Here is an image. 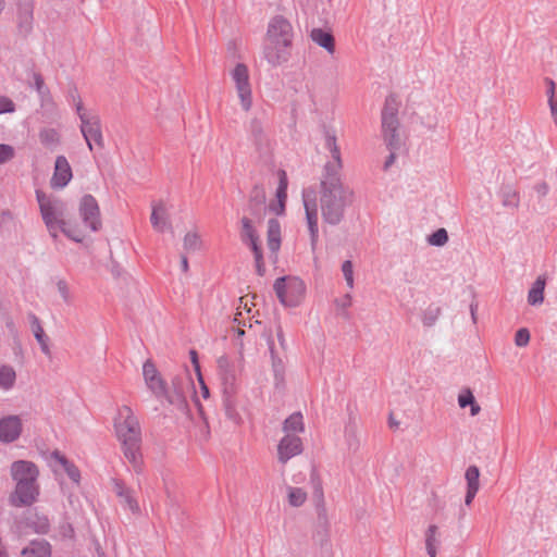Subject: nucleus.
I'll use <instances>...</instances> for the list:
<instances>
[{
  "instance_id": "nucleus-1",
  "label": "nucleus",
  "mask_w": 557,
  "mask_h": 557,
  "mask_svg": "<svg viewBox=\"0 0 557 557\" xmlns=\"http://www.w3.org/2000/svg\"><path fill=\"white\" fill-rule=\"evenodd\" d=\"M319 208L324 223L335 226L345 219L347 208L355 201V191L343 178H321L319 184Z\"/></svg>"
},
{
  "instance_id": "nucleus-2",
  "label": "nucleus",
  "mask_w": 557,
  "mask_h": 557,
  "mask_svg": "<svg viewBox=\"0 0 557 557\" xmlns=\"http://www.w3.org/2000/svg\"><path fill=\"white\" fill-rule=\"evenodd\" d=\"M115 433L124 457L133 466L135 472L143 470L141 428L137 417L128 406H122L115 418Z\"/></svg>"
},
{
  "instance_id": "nucleus-3",
  "label": "nucleus",
  "mask_w": 557,
  "mask_h": 557,
  "mask_svg": "<svg viewBox=\"0 0 557 557\" xmlns=\"http://www.w3.org/2000/svg\"><path fill=\"white\" fill-rule=\"evenodd\" d=\"M11 476L15 481V490L10 495V504L14 507L33 505L39 495L38 467L28 460H17L11 465Z\"/></svg>"
},
{
  "instance_id": "nucleus-4",
  "label": "nucleus",
  "mask_w": 557,
  "mask_h": 557,
  "mask_svg": "<svg viewBox=\"0 0 557 557\" xmlns=\"http://www.w3.org/2000/svg\"><path fill=\"white\" fill-rule=\"evenodd\" d=\"M37 200L40 213L46 225L49 222L59 223L60 231L74 242L82 243L84 240L83 231L73 225L71 221L65 220V205L59 199H49L45 194L37 191Z\"/></svg>"
},
{
  "instance_id": "nucleus-5",
  "label": "nucleus",
  "mask_w": 557,
  "mask_h": 557,
  "mask_svg": "<svg viewBox=\"0 0 557 557\" xmlns=\"http://www.w3.org/2000/svg\"><path fill=\"white\" fill-rule=\"evenodd\" d=\"M400 103L396 96L389 95L382 110V132L384 141L389 150H399L404 143L399 134L398 110Z\"/></svg>"
},
{
  "instance_id": "nucleus-6",
  "label": "nucleus",
  "mask_w": 557,
  "mask_h": 557,
  "mask_svg": "<svg viewBox=\"0 0 557 557\" xmlns=\"http://www.w3.org/2000/svg\"><path fill=\"white\" fill-rule=\"evenodd\" d=\"M273 288L280 301L286 307L298 306L306 290L304 282L296 276L276 278Z\"/></svg>"
},
{
  "instance_id": "nucleus-7",
  "label": "nucleus",
  "mask_w": 557,
  "mask_h": 557,
  "mask_svg": "<svg viewBox=\"0 0 557 557\" xmlns=\"http://www.w3.org/2000/svg\"><path fill=\"white\" fill-rule=\"evenodd\" d=\"M76 111L81 120V132L89 150L94 149V144L102 149L104 147V140L100 117L96 114L86 113L81 100H78L76 104Z\"/></svg>"
},
{
  "instance_id": "nucleus-8",
  "label": "nucleus",
  "mask_w": 557,
  "mask_h": 557,
  "mask_svg": "<svg viewBox=\"0 0 557 557\" xmlns=\"http://www.w3.org/2000/svg\"><path fill=\"white\" fill-rule=\"evenodd\" d=\"M231 77L235 84L242 109L245 112H248L252 107V90L247 65L244 63H237L231 71Z\"/></svg>"
},
{
  "instance_id": "nucleus-9",
  "label": "nucleus",
  "mask_w": 557,
  "mask_h": 557,
  "mask_svg": "<svg viewBox=\"0 0 557 557\" xmlns=\"http://www.w3.org/2000/svg\"><path fill=\"white\" fill-rule=\"evenodd\" d=\"M78 212L85 228H88L91 232H97L101 228L102 222L100 209L92 195H85L82 197L78 206Z\"/></svg>"
},
{
  "instance_id": "nucleus-10",
  "label": "nucleus",
  "mask_w": 557,
  "mask_h": 557,
  "mask_svg": "<svg viewBox=\"0 0 557 557\" xmlns=\"http://www.w3.org/2000/svg\"><path fill=\"white\" fill-rule=\"evenodd\" d=\"M302 201L306 211V220L310 233V244L312 250H314L319 238L318 205L315 193L310 189H305L302 191Z\"/></svg>"
},
{
  "instance_id": "nucleus-11",
  "label": "nucleus",
  "mask_w": 557,
  "mask_h": 557,
  "mask_svg": "<svg viewBox=\"0 0 557 557\" xmlns=\"http://www.w3.org/2000/svg\"><path fill=\"white\" fill-rule=\"evenodd\" d=\"M294 29L283 15L273 16L268 25L265 39L293 46Z\"/></svg>"
},
{
  "instance_id": "nucleus-12",
  "label": "nucleus",
  "mask_w": 557,
  "mask_h": 557,
  "mask_svg": "<svg viewBox=\"0 0 557 557\" xmlns=\"http://www.w3.org/2000/svg\"><path fill=\"white\" fill-rule=\"evenodd\" d=\"M292 47V45L264 39L263 58L271 66H281L288 62Z\"/></svg>"
},
{
  "instance_id": "nucleus-13",
  "label": "nucleus",
  "mask_w": 557,
  "mask_h": 557,
  "mask_svg": "<svg viewBox=\"0 0 557 557\" xmlns=\"http://www.w3.org/2000/svg\"><path fill=\"white\" fill-rule=\"evenodd\" d=\"M302 450L301 438L297 435L286 434L277 445V460L285 465L292 458L300 455Z\"/></svg>"
},
{
  "instance_id": "nucleus-14",
  "label": "nucleus",
  "mask_w": 557,
  "mask_h": 557,
  "mask_svg": "<svg viewBox=\"0 0 557 557\" xmlns=\"http://www.w3.org/2000/svg\"><path fill=\"white\" fill-rule=\"evenodd\" d=\"M143 375L147 387L154 396L161 397V395L166 394V383L157 370L152 360L148 359L145 361L143 366Z\"/></svg>"
},
{
  "instance_id": "nucleus-15",
  "label": "nucleus",
  "mask_w": 557,
  "mask_h": 557,
  "mask_svg": "<svg viewBox=\"0 0 557 557\" xmlns=\"http://www.w3.org/2000/svg\"><path fill=\"white\" fill-rule=\"evenodd\" d=\"M23 425L18 416L12 414L0 419V442L13 443L22 434Z\"/></svg>"
},
{
  "instance_id": "nucleus-16",
  "label": "nucleus",
  "mask_w": 557,
  "mask_h": 557,
  "mask_svg": "<svg viewBox=\"0 0 557 557\" xmlns=\"http://www.w3.org/2000/svg\"><path fill=\"white\" fill-rule=\"evenodd\" d=\"M72 168L64 156H58L50 184L52 188H63L72 180Z\"/></svg>"
},
{
  "instance_id": "nucleus-17",
  "label": "nucleus",
  "mask_w": 557,
  "mask_h": 557,
  "mask_svg": "<svg viewBox=\"0 0 557 557\" xmlns=\"http://www.w3.org/2000/svg\"><path fill=\"white\" fill-rule=\"evenodd\" d=\"M150 222L152 227L159 233H163L165 231L173 232L169 212L162 201L152 205Z\"/></svg>"
},
{
  "instance_id": "nucleus-18",
  "label": "nucleus",
  "mask_w": 557,
  "mask_h": 557,
  "mask_svg": "<svg viewBox=\"0 0 557 557\" xmlns=\"http://www.w3.org/2000/svg\"><path fill=\"white\" fill-rule=\"evenodd\" d=\"M265 200L267 197L263 187L255 186L251 189L248 199L247 210L249 214L257 219H261L267 211Z\"/></svg>"
},
{
  "instance_id": "nucleus-19",
  "label": "nucleus",
  "mask_w": 557,
  "mask_h": 557,
  "mask_svg": "<svg viewBox=\"0 0 557 557\" xmlns=\"http://www.w3.org/2000/svg\"><path fill=\"white\" fill-rule=\"evenodd\" d=\"M269 350L271 355V366L274 376V387L283 389L285 387V363L282 358L276 355L273 341H269Z\"/></svg>"
},
{
  "instance_id": "nucleus-20",
  "label": "nucleus",
  "mask_w": 557,
  "mask_h": 557,
  "mask_svg": "<svg viewBox=\"0 0 557 557\" xmlns=\"http://www.w3.org/2000/svg\"><path fill=\"white\" fill-rule=\"evenodd\" d=\"M33 5L32 0H22L18 4L17 27L18 33L26 37L32 30Z\"/></svg>"
},
{
  "instance_id": "nucleus-21",
  "label": "nucleus",
  "mask_w": 557,
  "mask_h": 557,
  "mask_svg": "<svg viewBox=\"0 0 557 557\" xmlns=\"http://www.w3.org/2000/svg\"><path fill=\"white\" fill-rule=\"evenodd\" d=\"M313 496H314V505H315L318 521L321 525H323L326 529L329 527V517H327V510H326L325 500H324L322 483L319 479H317V482L314 484Z\"/></svg>"
},
{
  "instance_id": "nucleus-22",
  "label": "nucleus",
  "mask_w": 557,
  "mask_h": 557,
  "mask_svg": "<svg viewBox=\"0 0 557 557\" xmlns=\"http://www.w3.org/2000/svg\"><path fill=\"white\" fill-rule=\"evenodd\" d=\"M344 437L349 451L356 453L360 448L359 431L356 418L349 417L344 429Z\"/></svg>"
},
{
  "instance_id": "nucleus-23",
  "label": "nucleus",
  "mask_w": 557,
  "mask_h": 557,
  "mask_svg": "<svg viewBox=\"0 0 557 557\" xmlns=\"http://www.w3.org/2000/svg\"><path fill=\"white\" fill-rule=\"evenodd\" d=\"M333 161L326 162L321 178H342L343 161L339 147L329 150Z\"/></svg>"
},
{
  "instance_id": "nucleus-24",
  "label": "nucleus",
  "mask_w": 557,
  "mask_h": 557,
  "mask_svg": "<svg viewBox=\"0 0 557 557\" xmlns=\"http://www.w3.org/2000/svg\"><path fill=\"white\" fill-rule=\"evenodd\" d=\"M310 38L321 48L325 49L330 54L335 52V38L331 32L322 28H313L310 32Z\"/></svg>"
},
{
  "instance_id": "nucleus-25",
  "label": "nucleus",
  "mask_w": 557,
  "mask_h": 557,
  "mask_svg": "<svg viewBox=\"0 0 557 557\" xmlns=\"http://www.w3.org/2000/svg\"><path fill=\"white\" fill-rule=\"evenodd\" d=\"M28 319L30 322V327L34 333V336L38 344L40 345L41 351L45 355L50 356V348L48 344L49 337L46 335L39 319L34 313H29Z\"/></svg>"
},
{
  "instance_id": "nucleus-26",
  "label": "nucleus",
  "mask_w": 557,
  "mask_h": 557,
  "mask_svg": "<svg viewBox=\"0 0 557 557\" xmlns=\"http://www.w3.org/2000/svg\"><path fill=\"white\" fill-rule=\"evenodd\" d=\"M267 237L269 249L276 253L281 247V224L276 219L269 220Z\"/></svg>"
},
{
  "instance_id": "nucleus-27",
  "label": "nucleus",
  "mask_w": 557,
  "mask_h": 557,
  "mask_svg": "<svg viewBox=\"0 0 557 557\" xmlns=\"http://www.w3.org/2000/svg\"><path fill=\"white\" fill-rule=\"evenodd\" d=\"M285 492L286 500L293 508H299L308 500V492L302 487L286 485Z\"/></svg>"
},
{
  "instance_id": "nucleus-28",
  "label": "nucleus",
  "mask_w": 557,
  "mask_h": 557,
  "mask_svg": "<svg viewBox=\"0 0 557 557\" xmlns=\"http://www.w3.org/2000/svg\"><path fill=\"white\" fill-rule=\"evenodd\" d=\"M50 545L46 541H33L21 553V557H50Z\"/></svg>"
},
{
  "instance_id": "nucleus-29",
  "label": "nucleus",
  "mask_w": 557,
  "mask_h": 557,
  "mask_svg": "<svg viewBox=\"0 0 557 557\" xmlns=\"http://www.w3.org/2000/svg\"><path fill=\"white\" fill-rule=\"evenodd\" d=\"M250 135L257 149L261 150L268 146V138L263 128V124L258 119H252L249 125Z\"/></svg>"
},
{
  "instance_id": "nucleus-30",
  "label": "nucleus",
  "mask_w": 557,
  "mask_h": 557,
  "mask_svg": "<svg viewBox=\"0 0 557 557\" xmlns=\"http://www.w3.org/2000/svg\"><path fill=\"white\" fill-rule=\"evenodd\" d=\"M52 458L63 467L64 471L73 482L79 483L81 472L74 463L58 450L52 453Z\"/></svg>"
},
{
  "instance_id": "nucleus-31",
  "label": "nucleus",
  "mask_w": 557,
  "mask_h": 557,
  "mask_svg": "<svg viewBox=\"0 0 557 557\" xmlns=\"http://www.w3.org/2000/svg\"><path fill=\"white\" fill-rule=\"evenodd\" d=\"M545 278L539 276L528 294V302L531 306L541 305L544 301Z\"/></svg>"
},
{
  "instance_id": "nucleus-32",
  "label": "nucleus",
  "mask_w": 557,
  "mask_h": 557,
  "mask_svg": "<svg viewBox=\"0 0 557 557\" xmlns=\"http://www.w3.org/2000/svg\"><path fill=\"white\" fill-rule=\"evenodd\" d=\"M16 382V372L13 367L9 364L0 366V389L10 391L14 387Z\"/></svg>"
},
{
  "instance_id": "nucleus-33",
  "label": "nucleus",
  "mask_w": 557,
  "mask_h": 557,
  "mask_svg": "<svg viewBox=\"0 0 557 557\" xmlns=\"http://www.w3.org/2000/svg\"><path fill=\"white\" fill-rule=\"evenodd\" d=\"M26 524L28 528L34 530L36 533L46 534L49 532L50 522L46 516H40L38 513H34L29 516L26 520Z\"/></svg>"
},
{
  "instance_id": "nucleus-34",
  "label": "nucleus",
  "mask_w": 557,
  "mask_h": 557,
  "mask_svg": "<svg viewBox=\"0 0 557 557\" xmlns=\"http://www.w3.org/2000/svg\"><path fill=\"white\" fill-rule=\"evenodd\" d=\"M246 244L250 247V249L253 252L256 270H257L258 275L263 276L265 273V265L263 262L262 249L259 244V236L253 237V239H249L248 243H246Z\"/></svg>"
},
{
  "instance_id": "nucleus-35",
  "label": "nucleus",
  "mask_w": 557,
  "mask_h": 557,
  "mask_svg": "<svg viewBox=\"0 0 557 557\" xmlns=\"http://www.w3.org/2000/svg\"><path fill=\"white\" fill-rule=\"evenodd\" d=\"M305 425L302 421V414L300 412H294L283 423V431L286 434L290 432L300 433L304 432Z\"/></svg>"
},
{
  "instance_id": "nucleus-36",
  "label": "nucleus",
  "mask_w": 557,
  "mask_h": 557,
  "mask_svg": "<svg viewBox=\"0 0 557 557\" xmlns=\"http://www.w3.org/2000/svg\"><path fill=\"white\" fill-rule=\"evenodd\" d=\"M437 535V525L431 524L425 532V547L430 557H436V545L440 543Z\"/></svg>"
},
{
  "instance_id": "nucleus-37",
  "label": "nucleus",
  "mask_w": 557,
  "mask_h": 557,
  "mask_svg": "<svg viewBox=\"0 0 557 557\" xmlns=\"http://www.w3.org/2000/svg\"><path fill=\"white\" fill-rule=\"evenodd\" d=\"M39 139L44 146L54 148L60 143V135L54 128H42L39 132Z\"/></svg>"
},
{
  "instance_id": "nucleus-38",
  "label": "nucleus",
  "mask_w": 557,
  "mask_h": 557,
  "mask_svg": "<svg viewBox=\"0 0 557 557\" xmlns=\"http://www.w3.org/2000/svg\"><path fill=\"white\" fill-rule=\"evenodd\" d=\"M519 194L509 186L502 189V203L504 207L517 209L519 207Z\"/></svg>"
},
{
  "instance_id": "nucleus-39",
  "label": "nucleus",
  "mask_w": 557,
  "mask_h": 557,
  "mask_svg": "<svg viewBox=\"0 0 557 557\" xmlns=\"http://www.w3.org/2000/svg\"><path fill=\"white\" fill-rule=\"evenodd\" d=\"M161 397H164L171 405L176 406L181 410H185L187 406L185 393L181 389L170 392L166 388V394L161 395Z\"/></svg>"
},
{
  "instance_id": "nucleus-40",
  "label": "nucleus",
  "mask_w": 557,
  "mask_h": 557,
  "mask_svg": "<svg viewBox=\"0 0 557 557\" xmlns=\"http://www.w3.org/2000/svg\"><path fill=\"white\" fill-rule=\"evenodd\" d=\"M234 394L224 395L223 405L226 417L234 423H239L240 416L236 410Z\"/></svg>"
},
{
  "instance_id": "nucleus-41",
  "label": "nucleus",
  "mask_w": 557,
  "mask_h": 557,
  "mask_svg": "<svg viewBox=\"0 0 557 557\" xmlns=\"http://www.w3.org/2000/svg\"><path fill=\"white\" fill-rule=\"evenodd\" d=\"M202 242L200 239V236L196 232H188L184 236V250L186 252H194L201 248Z\"/></svg>"
},
{
  "instance_id": "nucleus-42",
  "label": "nucleus",
  "mask_w": 557,
  "mask_h": 557,
  "mask_svg": "<svg viewBox=\"0 0 557 557\" xmlns=\"http://www.w3.org/2000/svg\"><path fill=\"white\" fill-rule=\"evenodd\" d=\"M467 487L471 490H480V470L476 466H469L465 473Z\"/></svg>"
},
{
  "instance_id": "nucleus-43",
  "label": "nucleus",
  "mask_w": 557,
  "mask_h": 557,
  "mask_svg": "<svg viewBox=\"0 0 557 557\" xmlns=\"http://www.w3.org/2000/svg\"><path fill=\"white\" fill-rule=\"evenodd\" d=\"M258 234L256 230L252 226V222L249 218L244 216L242 219V232L240 237L243 243H248L249 239H253V237H257Z\"/></svg>"
},
{
  "instance_id": "nucleus-44",
  "label": "nucleus",
  "mask_w": 557,
  "mask_h": 557,
  "mask_svg": "<svg viewBox=\"0 0 557 557\" xmlns=\"http://www.w3.org/2000/svg\"><path fill=\"white\" fill-rule=\"evenodd\" d=\"M220 379L223 384V394H234L235 393V372L234 370L220 374Z\"/></svg>"
},
{
  "instance_id": "nucleus-45",
  "label": "nucleus",
  "mask_w": 557,
  "mask_h": 557,
  "mask_svg": "<svg viewBox=\"0 0 557 557\" xmlns=\"http://www.w3.org/2000/svg\"><path fill=\"white\" fill-rule=\"evenodd\" d=\"M441 314V308L437 306L428 307L422 315V321L425 326H432Z\"/></svg>"
},
{
  "instance_id": "nucleus-46",
  "label": "nucleus",
  "mask_w": 557,
  "mask_h": 557,
  "mask_svg": "<svg viewBox=\"0 0 557 557\" xmlns=\"http://www.w3.org/2000/svg\"><path fill=\"white\" fill-rule=\"evenodd\" d=\"M545 82L548 86L547 89V97H548V103L550 108L552 115L555 117L557 115V102L555 101V89L556 85L553 78H545Z\"/></svg>"
},
{
  "instance_id": "nucleus-47",
  "label": "nucleus",
  "mask_w": 557,
  "mask_h": 557,
  "mask_svg": "<svg viewBox=\"0 0 557 557\" xmlns=\"http://www.w3.org/2000/svg\"><path fill=\"white\" fill-rule=\"evenodd\" d=\"M429 243L433 246H444L448 242V234L445 228H438L429 236Z\"/></svg>"
},
{
  "instance_id": "nucleus-48",
  "label": "nucleus",
  "mask_w": 557,
  "mask_h": 557,
  "mask_svg": "<svg viewBox=\"0 0 557 557\" xmlns=\"http://www.w3.org/2000/svg\"><path fill=\"white\" fill-rule=\"evenodd\" d=\"M33 81H34V87L38 95L44 99L49 95V89L45 85L44 77L38 72H33L32 74Z\"/></svg>"
},
{
  "instance_id": "nucleus-49",
  "label": "nucleus",
  "mask_w": 557,
  "mask_h": 557,
  "mask_svg": "<svg viewBox=\"0 0 557 557\" xmlns=\"http://www.w3.org/2000/svg\"><path fill=\"white\" fill-rule=\"evenodd\" d=\"M276 197H277V205H270V209L272 211H274L276 214H282L284 212L285 201L287 198L286 190H283V193H281V189H277Z\"/></svg>"
},
{
  "instance_id": "nucleus-50",
  "label": "nucleus",
  "mask_w": 557,
  "mask_h": 557,
  "mask_svg": "<svg viewBox=\"0 0 557 557\" xmlns=\"http://www.w3.org/2000/svg\"><path fill=\"white\" fill-rule=\"evenodd\" d=\"M342 271L345 277V281L349 288L354 287V270H352V263L350 260L344 261L342 264Z\"/></svg>"
},
{
  "instance_id": "nucleus-51",
  "label": "nucleus",
  "mask_w": 557,
  "mask_h": 557,
  "mask_svg": "<svg viewBox=\"0 0 557 557\" xmlns=\"http://www.w3.org/2000/svg\"><path fill=\"white\" fill-rule=\"evenodd\" d=\"M530 342V332L528 329L522 327L516 332L515 344L518 347H525Z\"/></svg>"
},
{
  "instance_id": "nucleus-52",
  "label": "nucleus",
  "mask_w": 557,
  "mask_h": 557,
  "mask_svg": "<svg viewBox=\"0 0 557 557\" xmlns=\"http://www.w3.org/2000/svg\"><path fill=\"white\" fill-rule=\"evenodd\" d=\"M15 150L12 146L0 144V164L5 163L14 158Z\"/></svg>"
},
{
  "instance_id": "nucleus-53",
  "label": "nucleus",
  "mask_w": 557,
  "mask_h": 557,
  "mask_svg": "<svg viewBox=\"0 0 557 557\" xmlns=\"http://www.w3.org/2000/svg\"><path fill=\"white\" fill-rule=\"evenodd\" d=\"M57 288H58V292L60 293L62 299L64 300V302L70 304L72 300V296H71L70 287H69L66 281L59 280L57 282Z\"/></svg>"
},
{
  "instance_id": "nucleus-54",
  "label": "nucleus",
  "mask_w": 557,
  "mask_h": 557,
  "mask_svg": "<svg viewBox=\"0 0 557 557\" xmlns=\"http://www.w3.org/2000/svg\"><path fill=\"white\" fill-rule=\"evenodd\" d=\"M475 400L471 389L467 388L465 389L459 396H458V404L461 408H466L467 406H470Z\"/></svg>"
},
{
  "instance_id": "nucleus-55",
  "label": "nucleus",
  "mask_w": 557,
  "mask_h": 557,
  "mask_svg": "<svg viewBox=\"0 0 557 557\" xmlns=\"http://www.w3.org/2000/svg\"><path fill=\"white\" fill-rule=\"evenodd\" d=\"M14 111H15L14 102L5 96H0V114L1 113H12Z\"/></svg>"
},
{
  "instance_id": "nucleus-56",
  "label": "nucleus",
  "mask_w": 557,
  "mask_h": 557,
  "mask_svg": "<svg viewBox=\"0 0 557 557\" xmlns=\"http://www.w3.org/2000/svg\"><path fill=\"white\" fill-rule=\"evenodd\" d=\"M325 148L327 150L334 149L337 146L335 132L332 129L324 131Z\"/></svg>"
},
{
  "instance_id": "nucleus-57",
  "label": "nucleus",
  "mask_w": 557,
  "mask_h": 557,
  "mask_svg": "<svg viewBox=\"0 0 557 557\" xmlns=\"http://www.w3.org/2000/svg\"><path fill=\"white\" fill-rule=\"evenodd\" d=\"M218 371L219 375L228 371L234 370L228 358L226 356H221L218 361Z\"/></svg>"
},
{
  "instance_id": "nucleus-58",
  "label": "nucleus",
  "mask_w": 557,
  "mask_h": 557,
  "mask_svg": "<svg viewBox=\"0 0 557 557\" xmlns=\"http://www.w3.org/2000/svg\"><path fill=\"white\" fill-rule=\"evenodd\" d=\"M189 385V379L187 376L185 377H182V376H175L173 380H172V387H173V391H183L185 393V388Z\"/></svg>"
},
{
  "instance_id": "nucleus-59",
  "label": "nucleus",
  "mask_w": 557,
  "mask_h": 557,
  "mask_svg": "<svg viewBox=\"0 0 557 557\" xmlns=\"http://www.w3.org/2000/svg\"><path fill=\"white\" fill-rule=\"evenodd\" d=\"M114 491L120 498H126V495H132L133 492L126 487L121 481H114Z\"/></svg>"
},
{
  "instance_id": "nucleus-60",
  "label": "nucleus",
  "mask_w": 557,
  "mask_h": 557,
  "mask_svg": "<svg viewBox=\"0 0 557 557\" xmlns=\"http://www.w3.org/2000/svg\"><path fill=\"white\" fill-rule=\"evenodd\" d=\"M122 500L132 512L139 513L140 508H139L137 500L134 498L133 494L126 495V498H123Z\"/></svg>"
},
{
  "instance_id": "nucleus-61",
  "label": "nucleus",
  "mask_w": 557,
  "mask_h": 557,
  "mask_svg": "<svg viewBox=\"0 0 557 557\" xmlns=\"http://www.w3.org/2000/svg\"><path fill=\"white\" fill-rule=\"evenodd\" d=\"M278 177H280V182H278L277 189H281V193H283V190H287V176H286V172L284 170H280L278 171Z\"/></svg>"
},
{
  "instance_id": "nucleus-62",
  "label": "nucleus",
  "mask_w": 557,
  "mask_h": 557,
  "mask_svg": "<svg viewBox=\"0 0 557 557\" xmlns=\"http://www.w3.org/2000/svg\"><path fill=\"white\" fill-rule=\"evenodd\" d=\"M479 490H471L467 487L466 496H465V505L470 506L476 495Z\"/></svg>"
},
{
  "instance_id": "nucleus-63",
  "label": "nucleus",
  "mask_w": 557,
  "mask_h": 557,
  "mask_svg": "<svg viewBox=\"0 0 557 557\" xmlns=\"http://www.w3.org/2000/svg\"><path fill=\"white\" fill-rule=\"evenodd\" d=\"M46 226H47L51 237L57 239L58 238V231L60 230L59 223L49 222V225H46Z\"/></svg>"
},
{
  "instance_id": "nucleus-64",
  "label": "nucleus",
  "mask_w": 557,
  "mask_h": 557,
  "mask_svg": "<svg viewBox=\"0 0 557 557\" xmlns=\"http://www.w3.org/2000/svg\"><path fill=\"white\" fill-rule=\"evenodd\" d=\"M534 188H535L536 193L539 194V196H541V197L545 196L548 191V186L544 182L537 184Z\"/></svg>"
}]
</instances>
